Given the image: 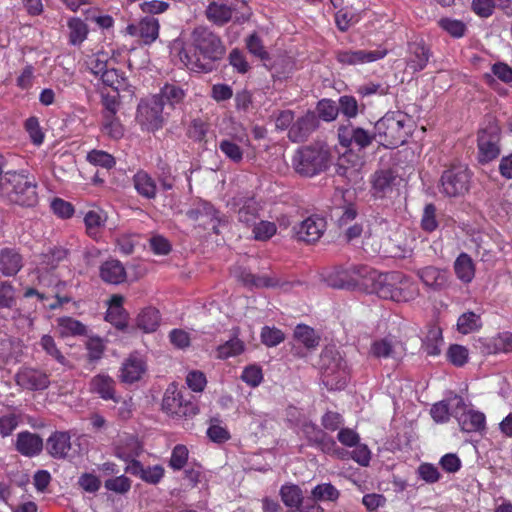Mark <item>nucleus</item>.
Wrapping results in <instances>:
<instances>
[{
	"label": "nucleus",
	"instance_id": "1a4fd4ad",
	"mask_svg": "<svg viewBox=\"0 0 512 512\" xmlns=\"http://www.w3.org/2000/svg\"><path fill=\"white\" fill-rule=\"evenodd\" d=\"M454 405V418L457 420L461 431L466 433H482L486 429V416L483 412L469 409L463 397L452 395Z\"/></svg>",
	"mask_w": 512,
	"mask_h": 512
},
{
	"label": "nucleus",
	"instance_id": "9d476101",
	"mask_svg": "<svg viewBox=\"0 0 512 512\" xmlns=\"http://www.w3.org/2000/svg\"><path fill=\"white\" fill-rule=\"evenodd\" d=\"M162 409L170 416L177 418L190 417L198 413L195 404L185 398L182 391L178 390L174 383L170 384L165 391Z\"/></svg>",
	"mask_w": 512,
	"mask_h": 512
},
{
	"label": "nucleus",
	"instance_id": "9b49d317",
	"mask_svg": "<svg viewBox=\"0 0 512 512\" xmlns=\"http://www.w3.org/2000/svg\"><path fill=\"white\" fill-rule=\"evenodd\" d=\"M471 174L464 165L452 166L441 176V192L448 197L461 196L469 190Z\"/></svg>",
	"mask_w": 512,
	"mask_h": 512
},
{
	"label": "nucleus",
	"instance_id": "aec40b11",
	"mask_svg": "<svg viewBox=\"0 0 512 512\" xmlns=\"http://www.w3.org/2000/svg\"><path fill=\"white\" fill-rule=\"evenodd\" d=\"M424 286L433 291H441L449 285V273L446 269L426 266L416 271Z\"/></svg>",
	"mask_w": 512,
	"mask_h": 512
},
{
	"label": "nucleus",
	"instance_id": "f704fd0d",
	"mask_svg": "<svg viewBox=\"0 0 512 512\" xmlns=\"http://www.w3.org/2000/svg\"><path fill=\"white\" fill-rule=\"evenodd\" d=\"M454 271L457 278L463 283H470L475 276V265L467 253H460L454 262Z\"/></svg>",
	"mask_w": 512,
	"mask_h": 512
},
{
	"label": "nucleus",
	"instance_id": "e2e57ef3",
	"mask_svg": "<svg viewBox=\"0 0 512 512\" xmlns=\"http://www.w3.org/2000/svg\"><path fill=\"white\" fill-rule=\"evenodd\" d=\"M253 226L254 238L258 241L269 240L277 231L275 223L270 221H260L259 223L255 222Z\"/></svg>",
	"mask_w": 512,
	"mask_h": 512
},
{
	"label": "nucleus",
	"instance_id": "f3484780",
	"mask_svg": "<svg viewBox=\"0 0 512 512\" xmlns=\"http://www.w3.org/2000/svg\"><path fill=\"white\" fill-rule=\"evenodd\" d=\"M147 371V364L138 353H131L122 363L119 379L122 383L133 384L142 379Z\"/></svg>",
	"mask_w": 512,
	"mask_h": 512
},
{
	"label": "nucleus",
	"instance_id": "864d4df0",
	"mask_svg": "<svg viewBox=\"0 0 512 512\" xmlns=\"http://www.w3.org/2000/svg\"><path fill=\"white\" fill-rule=\"evenodd\" d=\"M87 161L95 166L111 169L115 166V158L102 150H92L87 154Z\"/></svg>",
	"mask_w": 512,
	"mask_h": 512
},
{
	"label": "nucleus",
	"instance_id": "de8ad7c7",
	"mask_svg": "<svg viewBox=\"0 0 512 512\" xmlns=\"http://www.w3.org/2000/svg\"><path fill=\"white\" fill-rule=\"evenodd\" d=\"M243 351L244 343L238 338H233L217 347V358L228 359L241 354Z\"/></svg>",
	"mask_w": 512,
	"mask_h": 512
},
{
	"label": "nucleus",
	"instance_id": "f8f14e48",
	"mask_svg": "<svg viewBox=\"0 0 512 512\" xmlns=\"http://www.w3.org/2000/svg\"><path fill=\"white\" fill-rule=\"evenodd\" d=\"M164 102L161 98L153 96L151 99L141 101L137 109V119L146 126L147 130L160 129L164 123Z\"/></svg>",
	"mask_w": 512,
	"mask_h": 512
},
{
	"label": "nucleus",
	"instance_id": "f257e3e1",
	"mask_svg": "<svg viewBox=\"0 0 512 512\" xmlns=\"http://www.w3.org/2000/svg\"><path fill=\"white\" fill-rule=\"evenodd\" d=\"M325 281L332 288L370 289L380 298L396 302L410 301L418 294L417 287L408 280H399L393 275L380 274L366 265L335 267L326 274Z\"/></svg>",
	"mask_w": 512,
	"mask_h": 512
},
{
	"label": "nucleus",
	"instance_id": "13d9d810",
	"mask_svg": "<svg viewBox=\"0 0 512 512\" xmlns=\"http://www.w3.org/2000/svg\"><path fill=\"white\" fill-rule=\"evenodd\" d=\"M105 319L117 329L123 330L127 327V313L122 306H110Z\"/></svg>",
	"mask_w": 512,
	"mask_h": 512
},
{
	"label": "nucleus",
	"instance_id": "0eeeda50",
	"mask_svg": "<svg viewBox=\"0 0 512 512\" xmlns=\"http://www.w3.org/2000/svg\"><path fill=\"white\" fill-rule=\"evenodd\" d=\"M219 140L220 152L233 164H240L250 146V138L246 130L239 124L232 123L229 128L222 130Z\"/></svg>",
	"mask_w": 512,
	"mask_h": 512
},
{
	"label": "nucleus",
	"instance_id": "5fc2aeb1",
	"mask_svg": "<svg viewBox=\"0 0 512 512\" xmlns=\"http://www.w3.org/2000/svg\"><path fill=\"white\" fill-rule=\"evenodd\" d=\"M439 26L454 38H460L465 35L466 24L461 20L442 18L438 22Z\"/></svg>",
	"mask_w": 512,
	"mask_h": 512
},
{
	"label": "nucleus",
	"instance_id": "4c0bfd02",
	"mask_svg": "<svg viewBox=\"0 0 512 512\" xmlns=\"http://www.w3.org/2000/svg\"><path fill=\"white\" fill-rule=\"evenodd\" d=\"M57 326L62 337L84 336L87 333L86 325L68 316L58 318Z\"/></svg>",
	"mask_w": 512,
	"mask_h": 512
},
{
	"label": "nucleus",
	"instance_id": "680f3d73",
	"mask_svg": "<svg viewBox=\"0 0 512 512\" xmlns=\"http://www.w3.org/2000/svg\"><path fill=\"white\" fill-rule=\"evenodd\" d=\"M188 454L189 452L185 445H176L172 450L171 457L169 460V466L173 470H181L187 463Z\"/></svg>",
	"mask_w": 512,
	"mask_h": 512
},
{
	"label": "nucleus",
	"instance_id": "7c9ffc66",
	"mask_svg": "<svg viewBox=\"0 0 512 512\" xmlns=\"http://www.w3.org/2000/svg\"><path fill=\"white\" fill-rule=\"evenodd\" d=\"M133 187L142 198L147 200L155 199L157 196V185L154 178L146 171L139 170L132 177Z\"/></svg>",
	"mask_w": 512,
	"mask_h": 512
},
{
	"label": "nucleus",
	"instance_id": "39448f33",
	"mask_svg": "<svg viewBox=\"0 0 512 512\" xmlns=\"http://www.w3.org/2000/svg\"><path fill=\"white\" fill-rule=\"evenodd\" d=\"M2 185L11 187L8 192L11 202L25 207H33L38 203L37 183L25 170L6 171Z\"/></svg>",
	"mask_w": 512,
	"mask_h": 512
},
{
	"label": "nucleus",
	"instance_id": "b1692460",
	"mask_svg": "<svg viewBox=\"0 0 512 512\" xmlns=\"http://www.w3.org/2000/svg\"><path fill=\"white\" fill-rule=\"evenodd\" d=\"M116 382L107 374L100 373L95 375L89 383L90 392L97 394L103 400H112L119 402L120 397L116 395Z\"/></svg>",
	"mask_w": 512,
	"mask_h": 512
},
{
	"label": "nucleus",
	"instance_id": "0e129e2a",
	"mask_svg": "<svg viewBox=\"0 0 512 512\" xmlns=\"http://www.w3.org/2000/svg\"><path fill=\"white\" fill-rule=\"evenodd\" d=\"M246 47L251 54L258 57L259 59H269V54L266 51L261 38L256 33L251 34L246 39Z\"/></svg>",
	"mask_w": 512,
	"mask_h": 512
},
{
	"label": "nucleus",
	"instance_id": "a878e982",
	"mask_svg": "<svg viewBox=\"0 0 512 512\" xmlns=\"http://www.w3.org/2000/svg\"><path fill=\"white\" fill-rule=\"evenodd\" d=\"M99 277L106 284L119 285L125 282L127 273L119 260L108 259L100 265Z\"/></svg>",
	"mask_w": 512,
	"mask_h": 512
},
{
	"label": "nucleus",
	"instance_id": "cd10ccee",
	"mask_svg": "<svg viewBox=\"0 0 512 512\" xmlns=\"http://www.w3.org/2000/svg\"><path fill=\"white\" fill-rule=\"evenodd\" d=\"M127 29L131 35H138L145 44L154 42L159 35L158 20L152 16L143 18L137 26L129 25Z\"/></svg>",
	"mask_w": 512,
	"mask_h": 512
},
{
	"label": "nucleus",
	"instance_id": "c85d7f7f",
	"mask_svg": "<svg viewBox=\"0 0 512 512\" xmlns=\"http://www.w3.org/2000/svg\"><path fill=\"white\" fill-rule=\"evenodd\" d=\"M186 216L193 221L202 218L210 219L211 229L214 233H219L218 226L221 223L219 212L209 202L200 201L195 207L186 212Z\"/></svg>",
	"mask_w": 512,
	"mask_h": 512
},
{
	"label": "nucleus",
	"instance_id": "dca6fc26",
	"mask_svg": "<svg viewBox=\"0 0 512 512\" xmlns=\"http://www.w3.org/2000/svg\"><path fill=\"white\" fill-rule=\"evenodd\" d=\"M298 240L314 243L320 239L326 230V221L319 216H310L293 228Z\"/></svg>",
	"mask_w": 512,
	"mask_h": 512
},
{
	"label": "nucleus",
	"instance_id": "58836bf2",
	"mask_svg": "<svg viewBox=\"0 0 512 512\" xmlns=\"http://www.w3.org/2000/svg\"><path fill=\"white\" fill-rule=\"evenodd\" d=\"M294 339L302 344L308 350H314L318 347L320 336L315 330L305 324H299L294 330Z\"/></svg>",
	"mask_w": 512,
	"mask_h": 512
},
{
	"label": "nucleus",
	"instance_id": "5701e85b",
	"mask_svg": "<svg viewBox=\"0 0 512 512\" xmlns=\"http://www.w3.org/2000/svg\"><path fill=\"white\" fill-rule=\"evenodd\" d=\"M17 385L28 390H43L49 386V378L45 373L32 368L19 370L15 375Z\"/></svg>",
	"mask_w": 512,
	"mask_h": 512
},
{
	"label": "nucleus",
	"instance_id": "603ef678",
	"mask_svg": "<svg viewBox=\"0 0 512 512\" xmlns=\"http://www.w3.org/2000/svg\"><path fill=\"white\" fill-rule=\"evenodd\" d=\"M442 335L439 329H431L423 342V350L427 355L436 356L440 353Z\"/></svg>",
	"mask_w": 512,
	"mask_h": 512
},
{
	"label": "nucleus",
	"instance_id": "ea45409f",
	"mask_svg": "<svg viewBox=\"0 0 512 512\" xmlns=\"http://www.w3.org/2000/svg\"><path fill=\"white\" fill-rule=\"evenodd\" d=\"M141 449L140 442L135 437L127 436L117 445L115 455L124 461H128L139 456Z\"/></svg>",
	"mask_w": 512,
	"mask_h": 512
},
{
	"label": "nucleus",
	"instance_id": "09e8293b",
	"mask_svg": "<svg viewBox=\"0 0 512 512\" xmlns=\"http://www.w3.org/2000/svg\"><path fill=\"white\" fill-rule=\"evenodd\" d=\"M68 255V251L63 247H53L41 255V264L47 269H54Z\"/></svg>",
	"mask_w": 512,
	"mask_h": 512
},
{
	"label": "nucleus",
	"instance_id": "a211bd4d",
	"mask_svg": "<svg viewBox=\"0 0 512 512\" xmlns=\"http://www.w3.org/2000/svg\"><path fill=\"white\" fill-rule=\"evenodd\" d=\"M386 49L373 51L367 50H341L336 54V59L344 65H358L370 63L384 58L387 55Z\"/></svg>",
	"mask_w": 512,
	"mask_h": 512
},
{
	"label": "nucleus",
	"instance_id": "3c124183",
	"mask_svg": "<svg viewBox=\"0 0 512 512\" xmlns=\"http://www.w3.org/2000/svg\"><path fill=\"white\" fill-rule=\"evenodd\" d=\"M155 97L161 98V101L170 104L171 106L182 101L184 97V91L177 85L174 84H166L162 89L159 95H155Z\"/></svg>",
	"mask_w": 512,
	"mask_h": 512
},
{
	"label": "nucleus",
	"instance_id": "c756f323",
	"mask_svg": "<svg viewBox=\"0 0 512 512\" xmlns=\"http://www.w3.org/2000/svg\"><path fill=\"white\" fill-rule=\"evenodd\" d=\"M238 278L248 287L274 288L289 285L287 282H281L275 275H255L246 270L241 271Z\"/></svg>",
	"mask_w": 512,
	"mask_h": 512
},
{
	"label": "nucleus",
	"instance_id": "7ed1b4c3",
	"mask_svg": "<svg viewBox=\"0 0 512 512\" xmlns=\"http://www.w3.org/2000/svg\"><path fill=\"white\" fill-rule=\"evenodd\" d=\"M379 143L393 149L406 143L411 133V119L401 111H389L374 125Z\"/></svg>",
	"mask_w": 512,
	"mask_h": 512
},
{
	"label": "nucleus",
	"instance_id": "c9c22d12",
	"mask_svg": "<svg viewBox=\"0 0 512 512\" xmlns=\"http://www.w3.org/2000/svg\"><path fill=\"white\" fill-rule=\"evenodd\" d=\"M137 326L145 333L156 331L160 324V314L156 308H144L137 316Z\"/></svg>",
	"mask_w": 512,
	"mask_h": 512
},
{
	"label": "nucleus",
	"instance_id": "8fccbe9b",
	"mask_svg": "<svg viewBox=\"0 0 512 512\" xmlns=\"http://www.w3.org/2000/svg\"><path fill=\"white\" fill-rule=\"evenodd\" d=\"M317 117L321 118L326 122H330L336 119L339 114V109L337 104L330 99H322L318 102L317 107Z\"/></svg>",
	"mask_w": 512,
	"mask_h": 512
},
{
	"label": "nucleus",
	"instance_id": "423d86ee",
	"mask_svg": "<svg viewBox=\"0 0 512 512\" xmlns=\"http://www.w3.org/2000/svg\"><path fill=\"white\" fill-rule=\"evenodd\" d=\"M330 153L319 145L303 146L292 158L294 170L305 177H312L325 171L329 166Z\"/></svg>",
	"mask_w": 512,
	"mask_h": 512
},
{
	"label": "nucleus",
	"instance_id": "4d7b16f0",
	"mask_svg": "<svg viewBox=\"0 0 512 512\" xmlns=\"http://www.w3.org/2000/svg\"><path fill=\"white\" fill-rule=\"evenodd\" d=\"M106 217L102 211L90 210L84 217V222L90 236H96L100 227L104 225Z\"/></svg>",
	"mask_w": 512,
	"mask_h": 512
},
{
	"label": "nucleus",
	"instance_id": "c03bdc74",
	"mask_svg": "<svg viewBox=\"0 0 512 512\" xmlns=\"http://www.w3.org/2000/svg\"><path fill=\"white\" fill-rule=\"evenodd\" d=\"M110 55L106 51H98L85 58V65L95 76H99L107 67Z\"/></svg>",
	"mask_w": 512,
	"mask_h": 512
},
{
	"label": "nucleus",
	"instance_id": "f03ea898",
	"mask_svg": "<svg viewBox=\"0 0 512 512\" xmlns=\"http://www.w3.org/2000/svg\"><path fill=\"white\" fill-rule=\"evenodd\" d=\"M172 51L180 62L194 72H211L226 54V46L221 37L205 25L194 27L184 42L175 40Z\"/></svg>",
	"mask_w": 512,
	"mask_h": 512
},
{
	"label": "nucleus",
	"instance_id": "bf43d9fd",
	"mask_svg": "<svg viewBox=\"0 0 512 512\" xmlns=\"http://www.w3.org/2000/svg\"><path fill=\"white\" fill-rule=\"evenodd\" d=\"M40 346L42 349L57 362L62 365L66 364V358L58 349L55 340L50 335H43L40 340Z\"/></svg>",
	"mask_w": 512,
	"mask_h": 512
},
{
	"label": "nucleus",
	"instance_id": "e433bc0d",
	"mask_svg": "<svg viewBox=\"0 0 512 512\" xmlns=\"http://www.w3.org/2000/svg\"><path fill=\"white\" fill-rule=\"evenodd\" d=\"M69 29V43L73 46H80L86 39L89 33L87 24L79 17H71L67 21Z\"/></svg>",
	"mask_w": 512,
	"mask_h": 512
},
{
	"label": "nucleus",
	"instance_id": "338daca9",
	"mask_svg": "<svg viewBox=\"0 0 512 512\" xmlns=\"http://www.w3.org/2000/svg\"><path fill=\"white\" fill-rule=\"evenodd\" d=\"M338 109L347 118H355L358 115V102L353 96L343 95L339 98Z\"/></svg>",
	"mask_w": 512,
	"mask_h": 512
},
{
	"label": "nucleus",
	"instance_id": "79ce46f5",
	"mask_svg": "<svg viewBox=\"0 0 512 512\" xmlns=\"http://www.w3.org/2000/svg\"><path fill=\"white\" fill-rule=\"evenodd\" d=\"M430 414L433 420L437 423L448 422L450 416L454 417L452 396L433 404L430 409Z\"/></svg>",
	"mask_w": 512,
	"mask_h": 512
},
{
	"label": "nucleus",
	"instance_id": "a19ab883",
	"mask_svg": "<svg viewBox=\"0 0 512 512\" xmlns=\"http://www.w3.org/2000/svg\"><path fill=\"white\" fill-rule=\"evenodd\" d=\"M101 131L113 140H119L125 134V128L117 115L102 116Z\"/></svg>",
	"mask_w": 512,
	"mask_h": 512
},
{
	"label": "nucleus",
	"instance_id": "393cba45",
	"mask_svg": "<svg viewBox=\"0 0 512 512\" xmlns=\"http://www.w3.org/2000/svg\"><path fill=\"white\" fill-rule=\"evenodd\" d=\"M479 348L484 354L512 352V333L502 332L497 335L479 340Z\"/></svg>",
	"mask_w": 512,
	"mask_h": 512
},
{
	"label": "nucleus",
	"instance_id": "2eb2a0df",
	"mask_svg": "<svg viewBox=\"0 0 512 512\" xmlns=\"http://www.w3.org/2000/svg\"><path fill=\"white\" fill-rule=\"evenodd\" d=\"M319 120L315 112L308 110L303 115L295 118L293 126L287 133L288 139L293 143L306 141L318 128Z\"/></svg>",
	"mask_w": 512,
	"mask_h": 512
},
{
	"label": "nucleus",
	"instance_id": "412c9836",
	"mask_svg": "<svg viewBox=\"0 0 512 512\" xmlns=\"http://www.w3.org/2000/svg\"><path fill=\"white\" fill-rule=\"evenodd\" d=\"M47 453L54 459H66L72 449L71 436L67 431H55L46 440Z\"/></svg>",
	"mask_w": 512,
	"mask_h": 512
},
{
	"label": "nucleus",
	"instance_id": "a18cd8bd",
	"mask_svg": "<svg viewBox=\"0 0 512 512\" xmlns=\"http://www.w3.org/2000/svg\"><path fill=\"white\" fill-rule=\"evenodd\" d=\"M482 327L480 315L468 311L459 316L457 329L462 334H469L479 330Z\"/></svg>",
	"mask_w": 512,
	"mask_h": 512
},
{
	"label": "nucleus",
	"instance_id": "72a5a7b5",
	"mask_svg": "<svg viewBox=\"0 0 512 512\" xmlns=\"http://www.w3.org/2000/svg\"><path fill=\"white\" fill-rule=\"evenodd\" d=\"M279 494L286 507L296 509L297 511L303 508V492L298 485L284 484L281 486Z\"/></svg>",
	"mask_w": 512,
	"mask_h": 512
},
{
	"label": "nucleus",
	"instance_id": "20e7f679",
	"mask_svg": "<svg viewBox=\"0 0 512 512\" xmlns=\"http://www.w3.org/2000/svg\"><path fill=\"white\" fill-rule=\"evenodd\" d=\"M322 381L328 389L340 390L345 387L349 367L339 350L334 346L325 347L320 356Z\"/></svg>",
	"mask_w": 512,
	"mask_h": 512
},
{
	"label": "nucleus",
	"instance_id": "473e14b6",
	"mask_svg": "<svg viewBox=\"0 0 512 512\" xmlns=\"http://www.w3.org/2000/svg\"><path fill=\"white\" fill-rule=\"evenodd\" d=\"M205 13L209 21L222 26L231 20L233 9L224 3L213 1L207 6Z\"/></svg>",
	"mask_w": 512,
	"mask_h": 512
},
{
	"label": "nucleus",
	"instance_id": "49530a36",
	"mask_svg": "<svg viewBox=\"0 0 512 512\" xmlns=\"http://www.w3.org/2000/svg\"><path fill=\"white\" fill-rule=\"evenodd\" d=\"M312 498L315 501H336L340 492L331 483H323L315 486L311 491Z\"/></svg>",
	"mask_w": 512,
	"mask_h": 512
},
{
	"label": "nucleus",
	"instance_id": "6ab92c4d",
	"mask_svg": "<svg viewBox=\"0 0 512 512\" xmlns=\"http://www.w3.org/2000/svg\"><path fill=\"white\" fill-rule=\"evenodd\" d=\"M430 57V51L422 39L408 42L406 68L413 73L422 71Z\"/></svg>",
	"mask_w": 512,
	"mask_h": 512
},
{
	"label": "nucleus",
	"instance_id": "6e6d98bb",
	"mask_svg": "<svg viewBox=\"0 0 512 512\" xmlns=\"http://www.w3.org/2000/svg\"><path fill=\"white\" fill-rule=\"evenodd\" d=\"M86 349L88 361L96 363L102 358L106 346L100 337H91L86 343Z\"/></svg>",
	"mask_w": 512,
	"mask_h": 512
},
{
	"label": "nucleus",
	"instance_id": "69168bd1",
	"mask_svg": "<svg viewBox=\"0 0 512 512\" xmlns=\"http://www.w3.org/2000/svg\"><path fill=\"white\" fill-rule=\"evenodd\" d=\"M228 60L229 64L240 74H245L250 70L246 56L238 48H234L230 51Z\"/></svg>",
	"mask_w": 512,
	"mask_h": 512
},
{
	"label": "nucleus",
	"instance_id": "052dcab7",
	"mask_svg": "<svg viewBox=\"0 0 512 512\" xmlns=\"http://www.w3.org/2000/svg\"><path fill=\"white\" fill-rule=\"evenodd\" d=\"M16 304L15 288L9 281L0 282V309H10Z\"/></svg>",
	"mask_w": 512,
	"mask_h": 512
},
{
	"label": "nucleus",
	"instance_id": "ddd939ff",
	"mask_svg": "<svg viewBox=\"0 0 512 512\" xmlns=\"http://www.w3.org/2000/svg\"><path fill=\"white\" fill-rule=\"evenodd\" d=\"M377 138L376 131L373 133L352 125H341L338 128V140L342 147L356 146L358 150H362L370 146L374 139Z\"/></svg>",
	"mask_w": 512,
	"mask_h": 512
},
{
	"label": "nucleus",
	"instance_id": "37998d69",
	"mask_svg": "<svg viewBox=\"0 0 512 512\" xmlns=\"http://www.w3.org/2000/svg\"><path fill=\"white\" fill-rule=\"evenodd\" d=\"M311 446L316 447L323 453L334 456L338 459H344L347 454V451L340 448L336 441L327 433L318 440L314 439V443Z\"/></svg>",
	"mask_w": 512,
	"mask_h": 512
},
{
	"label": "nucleus",
	"instance_id": "774afa93",
	"mask_svg": "<svg viewBox=\"0 0 512 512\" xmlns=\"http://www.w3.org/2000/svg\"><path fill=\"white\" fill-rule=\"evenodd\" d=\"M284 333L275 327L265 326L261 331V340L268 347H274L284 341Z\"/></svg>",
	"mask_w": 512,
	"mask_h": 512
},
{
	"label": "nucleus",
	"instance_id": "bb28decb",
	"mask_svg": "<svg viewBox=\"0 0 512 512\" xmlns=\"http://www.w3.org/2000/svg\"><path fill=\"white\" fill-rule=\"evenodd\" d=\"M23 265V257L16 249L3 248L0 250V273L3 276H15Z\"/></svg>",
	"mask_w": 512,
	"mask_h": 512
},
{
	"label": "nucleus",
	"instance_id": "6e6552de",
	"mask_svg": "<svg viewBox=\"0 0 512 512\" xmlns=\"http://www.w3.org/2000/svg\"><path fill=\"white\" fill-rule=\"evenodd\" d=\"M500 127L493 117H488L478 131L477 148L480 163H488L500 154Z\"/></svg>",
	"mask_w": 512,
	"mask_h": 512
},
{
	"label": "nucleus",
	"instance_id": "4be33fe9",
	"mask_svg": "<svg viewBox=\"0 0 512 512\" xmlns=\"http://www.w3.org/2000/svg\"><path fill=\"white\" fill-rule=\"evenodd\" d=\"M44 447L43 439L36 433L21 431L17 434L15 449L25 457L38 456Z\"/></svg>",
	"mask_w": 512,
	"mask_h": 512
},
{
	"label": "nucleus",
	"instance_id": "2f4dec72",
	"mask_svg": "<svg viewBox=\"0 0 512 512\" xmlns=\"http://www.w3.org/2000/svg\"><path fill=\"white\" fill-rule=\"evenodd\" d=\"M236 205L239 206L238 221L246 226L254 225L259 215V203L250 197L238 199Z\"/></svg>",
	"mask_w": 512,
	"mask_h": 512
},
{
	"label": "nucleus",
	"instance_id": "4468645a",
	"mask_svg": "<svg viewBox=\"0 0 512 512\" xmlns=\"http://www.w3.org/2000/svg\"><path fill=\"white\" fill-rule=\"evenodd\" d=\"M400 181L401 178L392 169L377 170L370 178L371 195L375 199H383L394 191Z\"/></svg>",
	"mask_w": 512,
	"mask_h": 512
}]
</instances>
